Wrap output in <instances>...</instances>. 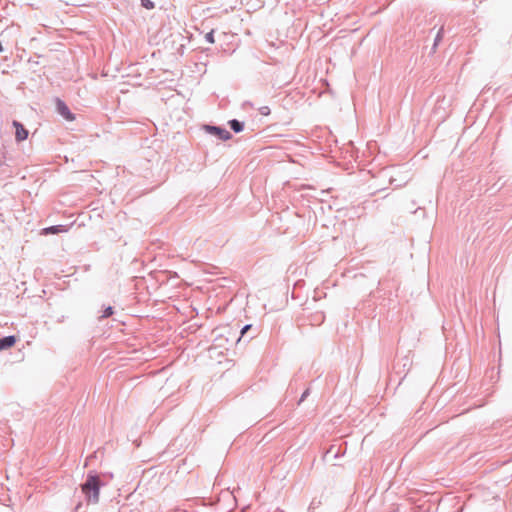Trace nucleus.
Returning <instances> with one entry per match:
<instances>
[{
    "label": "nucleus",
    "mask_w": 512,
    "mask_h": 512,
    "mask_svg": "<svg viewBox=\"0 0 512 512\" xmlns=\"http://www.w3.org/2000/svg\"><path fill=\"white\" fill-rule=\"evenodd\" d=\"M104 486L99 475L90 471L87 474L85 482L81 485L82 492L89 502L97 504L99 502L100 489Z\"/></svg>",
    "instance_id": "1"
},
{
    "label": "nucleus",
    "mask_w": 512,
    "mask_h": 512,
    "mask_svg": "<svg viewBox=\"0 0 512 512\" xmlns=\"http://www.w3.org/2000/svg\"><path fill=\"white\" fill-rule=\"evenodd\" d=\"M203 129L211 135L216 136L218 139L222 141H227L232 138V134L225 128L214 125H204Z\"/></svg>",
    "instance_id": "2"
},
{
    "label": "nucleus",
    "mask_w": 512,
    "mask_h": 512,
    "mask_svg": "<svg viewBox=\"0 0 512 512\" xmlns=\"http://www.w3.org/2000/svg\"><path fill=\"white\" fill-rule=\"evenodd\" d=\"M57 112L66 120L73 121L75 119L74 114L70 111L66 103L60 99L56 102Z\"/></svg>",
    "instance_id": "3"
},
{
    "label": "nucleus",
    "mask_w": 512,
    "mask_h": 512,
    "mask_svg": "<svg viewBox=\"0 0 512 512\" xmlns=\"http://www.w3.org/2000/svg\"><path fill=\"white\" fill-rule=\"evenodd\" d=\"M12 125L15 128V139L17 142H22L28 138L29 132L22 123L13 120Z\"/></svg>",
    "instance_id": "4"
},
{
    "label": "nucleus",
    "mask_w": 512,
    "mask_h": 512,
    "mask_svg": "<svg viewBox=\"0 0 512 512\" xmlns=\"http://www.w3.org/2000/svg\"><path fill=\"white\" fill-rule=\"evenodd\" d=\"M67 227L64 226V225H53V226H49V227H46L42 230V234H58V233H63V232H67Z\"/></svg>",
    "instance_id": "5"
},
{
    "label": "nucleus",
    "mask_w": 512,
    "mask_h": 512,
    "mask_svg": "<svg viewBox=\"0 0 512 512\" xmlns=\"http://www.w3.org/2000/svg\"><path fill=\"white\" fill-rule=\"evenodd\" d=\"M16 342L15 336H5L0 338V350L12 347Z\"/></svg>",
    "instance_id": "6"
},
{
    "label": "nucleus",
    "mask_w": 512,
    "mask_h": 512,
    "mask_svg": "<svg viewBox=\"0 0 512 512\" xmlns=\"http://www.w3.org/2000/svg\"><path fill=\"white\" fill-rule=\"evenodd\" d=\"M228 125L232 131L235 133H240L244 129V122L239 121L237 119H232L228 121Z\"/></svg>",
    "instance_id": "7"
},
{
    "label": "nucleus",
    "mask_w": 512,
    "mask_h": 512,
    "mask_svg": "<svg viewBox=\"0 0 512 512\" xmlns=\"http://www.w3.org/2000/svg\"><path fill=\"white\" fill-rule=\"evenodd\" d=\"M443 35H444V28H443V27H441V28L438 30V32H437V34H436V37H435V39H434V44H433V48H432L433 50H435V49H436V47L438 46V44L441 42V40H442V38H443Z\"/></svg>",
    "instance_id": "8"
},
{
    "label": "nucleus",
    "mask_w": 512,
    "mask_h": 512,
    "mask_svg": "<svg viewBox=\"0 0 512 512\" xmlns=\"http://www.w3.org/2000/svg\"><path fill=\"white\" fill-rule=\"evenodd\" d=\"M141 6L145 9L151 10L155 7V4L151 0H140Z\"/></svg>",
    "instance_id": "9"
},
{
    "label": "nucleus",
    "mask_w": 512,
    "mask_h": 512,
    "mask_svg": "<svg viewBox=\"0 0 512 512\" xmlns=\"http://www.w3.org/2000/svg\"><path fill=\"white\" fill-rule=\"evenodd\" d=\"M113 314V307L108 306L104 309L103 314L100 316V319H105L110 317Z\"/></svg>",
    "instance_id": "10"
},
{
    "label": "nucleus",
    "mask_w": 512,
    "mask_h": 512,
    "mask_svg": "<svg viewBox=\"0 0 512 512\" xmlns=\"http://www.w3.org/2000/svg\"><path fill=\"white\" fill-rule=\"evenodd\" d=\"M205 40L210 43V44H213L215 42V39H214V30H211L209 31L208 33L205 34L204 36Z\"/></svg>",
    "instance_id": "11"
},
{
    "label": "nucleus",
    "mask_w": 512,
    "mask_h": 512,
    "mask_svg": "<svg viewBox=\"0 0 512 512\" xmlns=\"http://www.w3.org/2000/svg\"><path fill=\"white\" fill-rule=\"evenodd\" d=\"M259 112L263 116H268L270 114V108L268 106H262L259 108Z\"/></svg>",
    "instance_id": "12"
},
{
    "label": "nucleus",
    "mask_w": 512,
    "mask_h": 512,
    "mask_svg": "<svg viewBox=\"0 0 512 512\" xmlns=\"http://www.w3.org/2000/svg\"><path fill=\"white\" fill-rule=\"evenodd\" d=\"M309 394H310V389H309V388H307V389L302 393V395H301V397H300V400H299V403L303 402Z\"/></svg>",
    "instance_id": "13"
},
{
    "label": "nucleus",
    "mask_w": 512,
    "mask_h": 512,
    "mask_svg": "<svg viewBox=\"0 0 512 512\" xmlns=\"http://www.w3.org/2000/svg\"><path fill=\"white\" fill-rule=\"evenodd\" d=\"M318 505H320V501L313 499L309 505V510L316 508Z\"/></svg>",
    "instance_id": "14"
},
{
    "label": "nucleus",
    "mask_w": 512,
    "mask_h": 512,
    "mask_svg": "<svg viewBox=\"0 0 512 512\" xmlns=\"http://www.w3.org/2000/svg\"><path fill=\"white\" fill-rule=\"evenodd\" d=\"M251 328V325L248 324V325H245L242 329H241V335L244 336V334Z\"/></svg>",
    "instance_id": "15"
},
{
    "label": "nucleus",
    "mask_w": 512,
    "mask_h": 512,
    "mask_svg": "<svg viewBox=\"0 0 512 512\" xmlns=\"http://www.w3.org/2000/svg\"><path fill=\"white\" fill-rule=\"evenodd\" d=\"M244 105H249L252 107V104L250 102H244Z\"/></svg>",
    "instance_id": "16"
}]
</instances>
